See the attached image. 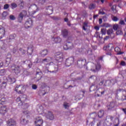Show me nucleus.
Instances as JSON below:
<instances>
[{
    "mask_svg": "<svg viewBox=\"0 0 126 126\" xmlns=\"http://www.w3.org/2000/svg\"><path fill=\"white\" fill-rule=\"evenodd\" d=\"M11 5L12 6V9H13L14 8H16V7H17V4L16 3H12L11 4Z\"/></svg>",
    "mask_w": 126,
    "mask_h": 126,
    "instance_id": "nucleus-48",
    "label": "nucleus"
},
{
    "mask_svg": "<svg viewBox=\"0 0 126 126\" xmlns=\"http://www.w3.org/2000/svg\"><path fill=\"white\" fill-rule=\"evenodd\" d=\"M27 14V12L25 10H23L22 12H21L19 15V19L22 20L23 19V17L25 16Z\"/></svg>",
    "mask_w": 126,
    "mask_h": 126,
    "instance_id": "nucleus-19",
    "label": "nucleus"
},
{
    "mask_svg": "<svg viewBox=\"0 0 126 126\" xmlns=\"http://www.w3.org/2000/svg\"><path fill=\"white\" fill-rule=\"evenodd\" d=\"M63 37L64 38L68 37V32L67 31V30H64L63 31Z\"/></svg>",
    "mask_w": 126,
    "mask_h": 126,
    "instance_id": "nucleus-33",
    "label": "nucleus"
},
{
    "mask_svg": "<svg viewBox=\"0 0 126 126\" xmlns=\"http://www.w3.org/2000/svg\"><path fill=\"white\" fill-rule=\"evenodd\" d=\"M63 107L65 109H68L69 107H70V104L67 102H64L63 104Z\"/></svg>",
    "mask_w": 126,
    "mask_h": 126,
    "instance_id": "nucleus-38",
    "label": "nucleus"
},
{
    "mask_svg": "<svg viewBox=\"0 0 126 126\" xmlns=\"http://www.w3.org/2000/svg\"><path fill=\"white\" fill-rule=\"evenodd\" d=\"M90 70L92 71L96 72L98 71L100 68L101 66L100 64L97 63L96 65L94 63H91L89 65Z\"/></svg>",
    "mask_w": 126,
    "mask_h": 126,
    "instance_id": "nucleus-3",
    "label": "nucleus"
},
{
    "mask_svg": "<svg viewBox=\"0 0 126 126\" xmlns=\"http://www.w3.org/2000/svg\"><path fill=\"white\" fill-rule=\"evenodd\" d=\"M110 6H111V9H112V11H113V12L114 13H117V8H116V5L112 6V4H110Z\"/></svg>",
    "mask_w": 126,
    "mask_h": 126,
    "instance_id": "nucleus-31",
    "label": "nucleus"
},
{
    "mask_svg": "<svg viewBox=\"0 0 126 126\" xmlns=\"http://www.w3.org/2000/svg\"><path fill=\"white\" fill-rule=\"evenodd\" d=\"M24 89V87L22 85H17L15 89V91L18 94H23L22 90Z\"/></svg>",
    "mask_w": 126,
    "mask_h": 126,
    "instance_id": "nucleus-8",
    "label": "nucleus"
},
{
    "mask_svg": "<svg viewBox=\"0 0 126 126\" xmlns=\"http://www.w3.org/2000/svg\"><path fill=\"white\" fill-rule=\"evenodd\" d=\"M8 14V13L6 11H4L3 12L2 14V18H5V17H6V16H7Z\"/></svg>",
    "mask_w": 126,
    "mask_h": 126,
    "instance_id": "nucleus-45",
    "label": "nucleus"
},
{
    "mask_svg": "<svg viewBox=\"0 0 126 126\" xmlns=\"http://www.w3.org/2000/svg\"><path fill=\"white\" fill-rule=\"evenodd\" d=\"M107 33L108 35H112L114 34V30L113 29H109L107 30Z\"/></svg>",
    "mask_w": 126,
    "mask_h": 126,
    "instance_id": "nucleus-36",
    "label": "nucleus"
},
{
    "mask_svg": "<svg viewBox=\"0 0 126 126\" xmlns=\"http://www.w3.org/2000/svg\"><path fill=\"white\" fill-rule=\"evenodd\" d=\"M29 107V104H28V103H22V108L23 109V110L28 109Z\"/></svg>",
    "mask_w": 126,
    "mask_h": 126,
    "instance_id": "nucleus-30",
    "label": "nucleus"
},
{
    "mask_svg": "<svg viewBox=\"0 0 126 126\" xmlns=\"http://www.w3.org/2000/svg\"><path fill=\"white\" fill-rule=\"evenodd\" d=\"M91 118L94 119V120L97 117V113H93L90 115Z\"/></svg>",
    "mask_w": 126,
    "mask_h": 126,
    "instance_id": "nucleus-44",
    "label": "nucleus"
},
{
    "mask_svg": "<svg viewBox=\"0 0 126 126\" xmlns=\"http://www.w3.org/2000/svg\"><path fill=\"white\" fill-rule=\"evenodd\" d=\"M11 72L14 73L16 75H18L21 72L20 66L17 65H13L9 68Z\"/></svg>",
    "mask_w": 126,
    "mask_h": 126,
    "instance_id": "nucleus-1",
    "label": "nucleus"
},
{
    "mask_svg": "<svg viewBox=\"0 0 126 126\" xmlns=\"http://www.w3.org/2000/svg\"><path fill=\"white\" fill-rule=\"evenodd\" d=\"M74 61V58L72 57L67 59L65 62V64L66 66H70Z\"/></svg>",
    "mask_w": 126,
    "mask_h": 126,
    "instance_id": "nucleus-7",
    "label": "nucleus"
},
{
    "mask_svg": "<svg viewBox=\"0 0 126 126\" xmlns=\"http://www.w3.org/2000/svg\"><path fill=\"white\" fill-rule=\"evenodd\" d=\"M46 2V0H38V3L39 4H44Z\"/></svg>",
    "mask_w": 126,
    "mask_h": 126,
    "instance_id": "nucleus-49",
    "label": "nucleus"
},
{
    "mask_svg": "<svg viewBox=\"0 0 126 126\" xmlns=\"http://www.w3.org/2000/svg\"><path fill=\"white\" fill-rule=\"evenodd\" d=\"M16 102H20L21 103H22V101H21V98H20V97H18L16 100Z\"/></svg>",
    "mask_w": 126,
    "mask_h": 126,
    "instance_id": "nucleus-56",
    "label": "nucleus"
},
{
    "mask_svg": "<svg viewBox=\"0 0 126 126\" xmlns=\"http://www.w3.org/2000/svg\"><path fill=\"white\" fill-rule=\"evenodd\" d=\"M21 123L23 125H25V124H27V122H25V119H23L22 121H21Z\"/></svg>",
    "mask_w": 126,
    "mask_h": 126,
    "instance_id": "nucleus-58",
    "label": "nucleus"
},
{
    "mask_svg": "<svg viewBox=\"0 0 126 126\" xmlns=\"http://www.w3.org/2000/svg\"><path fill=\"white\" fill-rule=\"evenodd\" d=\"M113 29H114V30H115V31H117L118 29H119V25L118 24L114 25Z\"/></svg>",
    "mask_w": 126,
    "mask_h": 126,
    "instance_id": "nucleus-47",
    "label": "nucleus"
},
{
    "mask_svg": "<svg viewBox=\"0 0 126 126\" xmlns=\"http://www.w3.org/2000/svg\"><path fill=\"white\" fill-rule=\"evenodd\" d=\"M7 85V83L6 82H3L0 85V89H5L6 86Z\"/></svg>",
    "mask_w": 126,
    "mask_h": 126,
    "instance_id": "nucleus-23",
    "label": "nucleus"
},
{
    "mask_svg": "<svg viewBox=\"0 0 126 126\" xmlns=\"http://www.w3.org/2000/svg\"><path fill=\"white\" fill-rule=\"evenodd\" d=\"M7 57L5 62V66H8V64L10 63V62L11 61V55L8 54L7 55Z\"/></svg>",
    "mask_w": 126,
    "mask_h": 126,
    "instance_id": "nucleus-13",
    "label": "nucleus"
},
{
    "mask_svg": "<svg viewBox=\"0 0 126 126\" xmlns=\"http://www.w3.org/2000/svg\"><path fill=\"white\" fill-rule=\"evenodd\" d=\"M101 1V3H104V0H98L97 2H100Z\"/></svg>",
    "mask_w": 126,
    "mask_h": 126,
    "instance_id": "nucleus-64",
    "label": "nucleus"
},
{
    "mask_svg": "<svg viewBox=\"0 0 126 126\" xmlns=\"http://www.w3.org/2000/svg\"><path fill=\"white\" fill-rule=\"evenodd\" d=\"M7 125L9 126H16V122H15L14 120L10 119L7 121Z\"/></svg>",
    "mask_w": 126,
    "mask_h": 126,
    "instance_id": "nucleus-12",
    "label": "nucleus"
},
{
    "mask_svg": "<svg viewBox=\"0 0 126 126\" xmlns=\"http://www.w3.org/2000/svg\"><path fill=\"white\" fill-rule=\"evenodd\" d=\"M44 116H45L46 118L47 119H48L49 120H50L51 121H53L54 119H55V117L54 116V114H53V113L51 111H48L47 114L45 113Z\"/></svg>",
    "mask_w": 126,
    "mask_h": 126,
    "instance_id": "nucleus-9",
    "label": "nucleus"
},
{
    "mask_svg": "<svg viewBox=\"0 0 126 126\" xmlns=\"http://www.w3.org/2000/svg\"><path fill=\"white\" fill-rule=\"evenodd\" d=\"M9 18L11 20H15L16 19L15 17L14 16V15H10L9 16Z\"/></svg>",
    "mask_w": 126,
    "mask_h": 126,
    "instance_id": "nucleus-53",
    "label": "nucleus"
},
{
    "mask_svg": "<svg viewBox=\"0 0 126 126\" xmlns=\"http://www.w3.org/2000/svg\"><path fill=\"white\" fill-rule=\"evenodd\" d=\"M107 32V29H101V33L102 35H106Z\"/></svg>",
    "mask_w": 126,
    "mask_h": 126,
    "instance_id": "nucleus-46",
    "label": "nucleus"
},
{
    "mask_svg": "<svg viewBox=\"0 0 126 126\" xmlns=\"http://www.w3.org/2000/svg\"><path fill=\"white\" fill-rule=\"evenodd\" d=\"M115 106H116V102L113 101L110 102V104L108 106V108L109 110H112L113 108H115Z\"/></svg>",
    "mask_w": 126,
    "mask_h": 126,
    "instance_id": "nucleus-22",
    "label": "nucleus"
},
{
    "mask_svg": "<svg viewBox=\"0 0 126 126\" xmlns=\"http://www.w3.org/2000/svg\"><path fill=\"white\" fill-rule=\"evenodd\" d=\"M85 63H86V60L85 59H80L77 61V65L79 67H82L83 65H85Z\"/></svg>",
    "mask_w": 126,
    "mask_h": 126,
    "instance_id": "nucleus-10",
    "label": "nucleus"
},
{
    "mask_svg": "<svg viewBox=\"0 0 126 126\" xmlns=\"http://www.w3.org/2000/svg\"><path fill=\"white\" fill-rule=\"evenodd\" d=\"M6 72L4 69L0 70V76H2L5 74Z\"/></svg>",
    "mask_w": 126,
    "mask_h": 126,
    "instance_id": "nucleus-43",
    "label": "nucleus"
},
{
    "mask_svg": "<svg viewBox=\"0 0 126 126\" xmlns=\"http://www.w3.org/2000/svg\"><path fill=\"white\" fill-rule=\"evenodd\" d=\"M33 46L32 45L31 47H28V53L29 54V55H32L33 54Z\"/></svg>",
    "mask_w": 126,
    "mask_h": 126,
    "instance_id": "nucleus-25",
    "label": "nucleus"
},
{
    "mask_svg": "<svg viewBox=\"0 0 126 126\" xmlns=\"http://www.w3.org/2000/svg\"><path fill=\"white\" fill-rule=\"evenodd\" d=\"M23 113L25 115H28V114H30V112H29V111H23Z\"/></svg>",
    "mask_w": 126,
    "mask_h": 126,
    "instance_id": "nucleus-59",
    "label": "nucleus"
},
{
    "mask_svg": "<svg viewBox=\"0 0 126 126\" xmlns=\"http://www.w3.org/2000/svg\"><path fill=\"white\" fill-rule=\"evenodd\" d=\"M114 116L112 115H108L106 116V118L105 120L104 121V122L103 123V125L104 126H111L113 124L112 123V122L114 120Z\"/></svg>",
    "mask_w": 126,
    "mask_h": 126,
    "instance_id": "nucleus-2",
    "label": "nucleus"
},
{
    "mask_svg": "<svg viewBox=\"0 0 126 126\" xmlns=\"http://www.w3.org/2000/svg\"><path fill=\"white\" fill-rule=\"evenodd\" d=\"M95 7H96V4L94 3H91L89 5V8L91 10L94 9Z\"/></svg>",
    "mask_w": 126,
    "mask_h": 126,
    "instance_id": "nucleus-37",
    "label": "nucleus"
},
{
    "mask_svg": "<svg viewBox=\"0 0 126 126\" xmlns=\"http://www.w3.org/2000/svg\"><path fill=\"white\" fill-rule=\"evenodd\" d=\"M64 15H66V17L64 18V21L66 23L68 26H71V24H70V21H69L68 18H67V16L68 15V14H67V13H64Z\"/></svg>",
    "mask_w": 126,
    "mask_h": 126,
    "instance_id": "nucleus-18",
    "label": "nucleus"
},
{
    "mask_svg": "<svg viewBox=\"0 0 126 126\" xmlns=\"http://www.w3.org/2000/svg\"><path fill=\"white\" fill-rule=\"evenodd\" d=\"M24 47H20L19 49V52L21 53V55H25L26 54V50L24 49Z\"/></svg>",
    "mask_w": 126,
    "mask_h": 126,
    "instance_id": "nucleus-27",
    "label": "nucleus"
},
{
    "mask_svg": "<svg viewBox=\"0 0 126 126\" xmlns=\"http://www.w3.org/2000/svg\"><path fill=\"white\" fill-rule=\"evenodd\" d=\"M6 98L4 97H2L0 99V105H4V104H6Z\"/></svg>",
    "mask_w": 126,
    "mask_h": 126,
    "instance_id": "nucleus-26",
    "label": "nucleus"
},
{
    "mask_svg": "<svg viewBox=\"0 0 126 126\" xmlns=\"http://www.w3.org/2000/svg\"><path fill=\"white\" fill-rule=\"evenodd\" d=\"M20 4H21V8H23V6H24V1H21V3H20Z\"/></svg>",
    "mask_w": 126,
    "mask_h": 126,
    "instance_id": "nucleus-60",
    "label": "nucleus"
},
{
    "mask_svg": "<svg viewBox=\"0 0 126 126\" xmlns=\"http://www.w3.org/2000/svg\"><path fill=\"white\" fill-rule=\"evenodd\" d=\"M116 34H117V35H123V31H122L121 30H118L117 31Z\"/></svg>",
    "mask_w": 126,
    "mask_h": 126,
    "instance_id": "nucleus-52",
    "label": "nucleus"
},
{
    "mask_svg": "<svg viewBox=\"0 0 126 126\" xmlns=\"http://www.w3.org/2000/svg\"><path fill=\"white\" fill-rule=\"evenodd\" d=\"M52 61V58L48 57L46 59H43L42 62L44 63V62H47V63H50Z\"/></svg>",
    "mask_w": 126,
    "mask_h": 126,
    "instance_id": "nucleus-40",
    "label": "nucleus"
},
{
    "mask_svg": "<svg viewBox=\"0 0 126 126\" xmlns=\"http://www.w3.org/2000/svg\"><path fill=\"white\" fill-rule=\"evenodd\" d=\"M22 63H26L28 64L29 68H31L32 67V62L30 60L23 61L22 62Z\"/></svg>",
    "mask_w": 126,
    "mask_h": 126,
    "instance_id": "nucleus-20",
    "label": "nucleus"
},
{
    "mask_svg": "<svg viewBox=\"0 0 126 126\" xmlns=\"http://www.w3.org/2000/svg\"><path fill=\"white\" fill-rule=\"evenodd\" d=\"M32 89L33 90H36L37 88H38V87L36 86V84H32Z\"/></svg>",
    "mask_w": 126,
    "mask_h": 126,
    "instance_id": "nucleus-51",
    "label": "nucleus"
},
{
    "mask_svg": "<svg viewBox=\"0 0 126 126\" xmlns=\"http://www.w3.org/2000/svg\"><path fill=\"white\" fill-rule=\"evenodd\" d=\"M37 111L39 115H44V107L41 105L37 107Z\"/></svg>",
    "mask_w": 126,
    "mask_h": 126,
    "instance_id": "nucleus-14",
    "label": "nucleus"
},
{
    "mask_svg": "<svg viewBox=\"0 0 126 126\" xmlns=\"http://www.w3.org/2000/svg\"><path fill=\"white\" fill-rule=\"evenodd\" d=\"M88 27V23L85 22L83 24V30L86 31L87 30V28Z\"/></svg>",
    "mask_w": 126,
    "mask_h": 126,
    "instance_id": "nucleus-28",
    "label": "nucleus"
},
{
    "mask_svg": "<svg viewBox=\"0 0 126 126\" xmlns=\"http://www.w3.org/2000/svg\"><path fill=\"white\" fill-rule=\"evenodd\" d=\"M94 29H95V30H97V31H99V29H100V27H99L98 26H95Z\"/></svg>",
    "mask_w": 126,
    "mask_h": 126,
    "instance_id": "nucleus-63",
    "label": "nucleus"
},
{
    "mask_svg": "<svg viewBox=\"0 0 126 126\" xmlns=\"http://www.w3.org/2000/svg\"><path fill=\"white\" fill-rule=\"evenodd\" d=\"M103 27H105V28H108L111 26V25H110L108 23H104L102 25Z\"/></svg>",
    "mask_w": 126,
    "mask_h": 126,
    "instance_id": "nucleus-50",
    "label": "nucleus"
},
{
    "mask_svg": "<svg viewBox=\"0 0 126 126\" xmlns=\"http://www.w3.org/2000/svg\"><path fill=\"white\" fill-rule=\"evenodd\" d=\"M119 24H121V25H125V21L124 20H121L119 22Z\"/></svg>",
    "mask_w": 126,
    "mask_h": 126,
    "instance_id": "nucleus-57",
    "label": "nucleus"
},
{
    "mask_svg": "<svg viewBox=\"0 0 126 126\" xmlns=\"http://www.w3.org/2000/svg\"><path fill=\"white\" fill-rule=\"evenodd\" d=\"M40 54L42 57H46L48 55V50L45 49L41 51Z\"/></svg>",
    "mask_w": 126,
    "mask_h": 126,
    "instance_id": "nucleus-21",
    "label": "nucleus"
},
{
    "mask_svg": "<svg viewBox=\"0 0 126 126\" xmlns=\"http://www.w3.org/2000/svg\"><path fill=\"white\" fill-rule=\"evenodd\" d=\"M15 38H16V34H10L9 36L10 40H13V39H14Z\"/></svg>",
    "mask_w": 126,
    "mask_h": 126,
    "instance_id": "nucleus-42",
    "label": "nucleus"
},
{
    "mask_svg": "<svg viewBox=\"0 0 126 126\" xmlns=\"http://www.w3.org/2000/svg\"><path fill=\"white\" fill-rule=\"evenodd\" d=\"M32 26H33V21H32V19L30 18L28 19L25 23V27L26 29H28V28H30L32 27Z\"/></svg>",
    "mask_w": 126,
    "mask_h": 126,
    "instance_id": "nucleus-5",
    "label": "nucleus"
},
{
    "mask_svg": "<svg viewBox=\"0 0 126 126\" xmlns=\"http://www.w3.org/2000/svg\"><path fill=\"white\" fill-rule=\"evenodd\" d=\"M52 40L55 42V43H61V42H62V38L59 36L52 38Z\"/></svg>",
    "mask_w": 126,
    "mask_h": 126,
    "instance_id": "nucleus-24",
    "label": "nucleus"
},
{
    "mask_svg": "<svg viewBox=\"0 0 126 126\" xmlns=\"http://www.w3.org/2000/svg\"><path fill=\"white\" fill-rule=\"evenodd\" d=\"M7 81H8V82H10L11 84H13V83H15V81H16V80L14 78H12L10 75L8 76L7 78Z\"/></svg>",
    "mask_w": 126,
    "mask_h": 126,
    "instance_id": "nucleus-16",
    "label": "nucleus"
},
{
    "mask_svg": "<svg viewBox=\"0 0 126 126\" xmlns=\"http://www.w3.org/2000/svg\"><path fill=\"white\" fill-rule=\"evenodd\" d=\"M34 124L36 126H41L43 125V119L40 117H37L35 118Z\"/></svg>",
    "mask_w": 126,
    "mask_h": 126,
    "instance_id": "nucleus-6",
    "label": "nucleus"
},
{
    "mask_svg": "<svg viewBox=\"0 0 126 126\" xmlns=\"http://www.w3.org/2000/svg\"><path fill=\"white\" fill-rule=\"evenodd\" d=\"M9 7V5L8 4H6L4 5V9H7Z\"/></svg>",
    "mask_w": 126,
    "mask_h": 126,
    "instance_id": "nucleus-54",
    "label": "nucleus"
},
{
    "mask_svg": "<svg viewBox=\"0 0 126 126\" xmlns=\"http://www.w3.org/2000/svg\"><path fill=\"white\" fill-rule=\"evenodd\" d=\"M121 65H123V66L126 65V62H124V61H122L121 63Z\"/></svg>",
    "mask_w": 126,
    "mask_h": 126,
    "instance_id": "nucleus-61",
    "label": "nucleus"
},
{
    "mask_svg": "<svg viewBox=\"0 0 126 126\" xmlns=\"http://www.w3.org/2000/svg\"><path fill=\"white\" fill-rule=\"evenodd\" d=\"M124 93H125L126 95H123L122 96V100H123V101L125 100H126V91H125Z\"/></svg>",
    "mask_w": 126,
    "mask_h": 126,
    "instance_id": "nucleus-55",
    "label": "nucleus"
},
{
    "mask_svg": "<svg viewBox=\"0 0 126 126\" xmlns=\"http://www.w3.org/2000/svg\"><path fill=\"white\" fill-rule=\"evenodd\" d=\"M113 126H119L120 125V120L118 119L117 120H115L113 122Z\"/></svg>",
    "mask_w": 126,
    "mask_h": 126,
    "instance_id": "nucleus-32",
    "label": "nucleus"
},
{
    "mask_svg": "<svg viewBox=\"0 0 126 126\" xmlns=\"http://www.w3.org/2000/svg\"><path fill=\"white\" fill-rule=\"evenodd\" d=\"M36 75H40V79H41V78H42V74H43V73H42V71H41V70H40V69L37 68L36 69Z\"/></svg>",
    "mask_w": 126,
    "mask_h": 126,
    "instance_id": "nucleus-29",
    "label": "nucleus"
},
{
    "mask_svg": "<svg viewBox=\"0 0 126 126\" xmlns=\"http://www.w3.org/2000/svg\"><path fill=\"white\" fill-rule=\"evenodd\" d=\"M111 18L113 21H115V22H116V21H118L119 20V18L114 15L111 16Z\"/></svg>",
    "mask_w": 126,
    "mask_h": 126,
    "instance_id": "nucleus-41",
    "label": "nucleus"
},
{
    "mask_svg": "<svg viewBox=\"0 0 126 126\" xmlns=\"http://www.w3.org/2000/svg\"><path fill=\"white\" fill-rule=\"evenodd\" d=\"M115 51L118 53L117 55H122L123 54V52H121V49L119 47H116L115 48Z\"/></svg>",
    "mask_w": 126,
    "mask_h": 126,
    "instance_id": "nucleus-34",
    "label": "nucleus"
},
{
    "mask_svg": "<svg viewBox=\"0 0 126 126\" xmlns=\"http://www.w3.org/2000/svg\"><path fill=\"white\" fill-rule=\"evenodd\" d=\"M46 12L48 15L52 14L53 12H54V9H53V6H48L46 8Z\"/></svg>",
    "mask_w": 126,
    "mask_h": 126,
    "instance_id": "nucleus-15",
    "label": "nucleus"
},
{
    "mask_svg": "<svg viewBox=\"0 0 126 126\" xmlns=\"http://www.w3.org/2000/svg\"><path fill=\"white\" fill-rule=\"evenodd\" d=\"M38 10V8H37L36 11H33L32 12H30V11H29V15L30 16H33V15H34V14H35V13H36V12H37Z\"/></svg>",
    "mask_w": 126,
    "mask_h": 126,
    "instance_id": "nucleus-39",
    "label": "nucleus"
},
{
    "mask_svg": "<svg viewBox=\"0 0 126 126\" xmlns=\"http://www.w3.org/2000/svg\"><path fill=\"white\" fill-rule=\"evenodd\" d=\"M6 113H7V108H6V106H1L0 108V114H1V115H4V114Z\"/></svg>",
    "mask_w": 126,
    "mask_h": 126,
    "instance_id": "nucleus-11",
    "label": "nucleus"
},
{
    "mask_svg": "<svg viewBox=\"0 0 126 126\" xmlns=\"http://www.w3.org/2000/svg\"><path fill=\"white\" fill-rule=\"evenodd\" d=\"M5 35V30L4 28H2L0 29V39H2Z\"/></svg>",
    "mask_w": 126,
    "mask_h": 126,
    "instance_id": "nucleus-17",
    "label": "nucleus"
},
{
    "mask_svg": "<svg viewBox=\"0 0 126 126\" xmlns=\"http://www.w3.org/2000/svg\"><path fill=\"white\" fill-rule=\"evenodd\" d=\"M56 60L58 63H62L63 61V53H58L56 55Z\"/></svg>",
    "mask_w": 126,
    "mask_h": 126,
    "instance_id": "nucleus-4",
    "label": "nucleus"
},
{
    "mask_svg": "<svg viewBox=\"0 0 126 126\" xmlns=\"http://www.w3.org/2000/svg\"><path fill=\"white\" fill-rule=\"evenodd\" d=\"M99 14H105V12L103 11L102 10H100L99 12Z\"/></svg>",
    "mask_w": 126,
    "mask_h": 126,
    "instance_id": "nucleus-62",
    "label": "nucleus"
},
{
    "mask_svg": "<svg viewBox=\"0 0 126 126\" xmlns=\"http://www.w3.org/2000/svg\"><path fill=\"white\" fill-rule=\"evenodd\" d=\"M104 116V110H100L98 113L99 118H102Z\"/></svg>",
    "mask_w": 126,
    "mask_h": 126,
    "instance_id": "nucleus-35",
    "label": "nucleus"
}]
</instances>
